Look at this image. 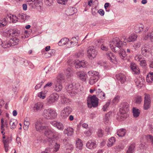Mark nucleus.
I'll use <instances>...</instances> for the list:
<instances>
[{
	"instance_id": "nucleus-1",
	"label": "nucleus",
	"mask_w": 153,
	"mask_h": 153,
	"mask_svg": "<svg viewBox=\"0 0 153 153\" xmlns=\"http://www.w3.org/2000/svg\"><path fill=\"white\" fill-rule=\"evenodd\" d=\"M65 77L63 74H59L54 82L53 88L57 92L60 91L63 88L62 84L65 82Z\"/></svg>"
},
{
	"instance_id": "nucleus-2",
	"label": "nucleus",
	"mask_w": 153,
	"mask_h": 153,
	"mask_svg": "<svg viewBox=\"0 0 153 153\" xmlns=\"http://www.w3.org/2000/svg\"><path fill=\"white\" fill-rule=\"evenodd\" d=\"M44 134L47 137V140L50 144L53 145L55 142V135L56 131L53 129H49L47 127V129L45 130Z\"/></svg>"
},
{
	"instance_id": "nucleus-3",
	"label": "nucleus",
	"mask_w": 153,
	"mask_h": 153,
	"mask_svg": "<svg viewBox=\"0 0 153 153\" xmlns=\"http://www.w3.org/2000/svg\"><path fill=\"white\" fill-rule=\"evenodd\" d=\"M109 46L112 51L117 53L120 51V48L123 47V44L118 38L116 37L113 39L112 42L110 44Z\"/></svg>"
},
{
	"instance_id": "nucleus-4",
	"label": "nucleus",
	"mask_w": 153,
	"mask_h": 153,
	"mask_svg": "<svg viewBox=\"0 0 153 153\" xmlns=\"http://www.w3.org/2000/svg\"><path fill=\"white\" fill-rule=\"evenodd\" d=\"M44 117L47 119H53L57 116L56 110L52 108L45 109L42 113Z\"/></svg>"
},
{
	"instance_id": "nucleus-5",
	"label": "nucleus",
	"mask_w": 153,
	"mask_h": 153,
	"mask_svg": "<svg viewBox=\"0 0 153 153\" xmlns=\"http://www.w3.org/2000/svg\"><path fill=\"white\" fill-rule=\"evenodd\" d=\"M79 86V83L75 84L74 85L71 83L67 85L65 88L71 95L74 96L78 92Z\"/></svg>"
},
{
	"instance_id": "nucleus-6",
	"label": "nucleus",
	"mask_w": 153,
	"mask_h": 153,
	"mask_svg": "<svg viewBox=\"0 0 153 153\" xmlns=\"http://www.w3.org/2000/svg\"><path fill=\"white\" fill-rule=\"evenodd\" d=\"M98 99L95 95H94L90 97H88L87 103L88 107L91 108L93 106L94 107H97L98 104Z\"/></svg>"
},
{
	"instance_id": "nucleus-7",
	"label": "nucleus",
	"mask_w": 153,
	"mask_h": 153,
	"mask_svg": "<svg viewBox=\"0 0 153 153\" xmlns=\"http://www.w3.org/2000/svg\"><path fill=\"white\" fill-rule=\"evenodd\" d=\"M151 47L148 44H145L143 45L141 48V52L142 54L146 56L151 53Z\"/></svg>"
},
{
	"instance_id": "nucleus-8",
	"label": "nucleus",
	"mask_w": 153,
	"mask_h": 153,
	"mask_svg": "<svg viewBox=\"0 0 153 153\" xmlns=\"http://www.w3.org/2000/svg\"><path fill=\"white\" fill-rule=\"evenodd\" d=\"M72 111V108L69 106L65 107L61 112V116L64 119H66L71 113Z\"/></svg>"
},
{
	"instance_id": "nucleus-9",
	"label": "nucleus",
	"mask_w": 153,
	"mask_h": 153,
	"mask_svg": "<svg viewBox=\"0 0 153 153\" xmlns=\"http://www.w3.org/2000/svg\"><path fill=\"white\" fill-rule=\"evenodd\" d=\"M88 56V58L92 59L95 58L97 53V51L92 47H90L87 50Z\"/></svg>"
},
{
	"instance_id": "nucleus-10",
	"label": "nucleus",
	"mask_w": 153,
	"mask_h": 153,
	"mask_svg": "<svg viewBox=\"0 0 153 153\" xmlns=\"http://www.w3.org/2000/svg\"><path fill=\"white\" fill-rule=\"evenodd\" d=\"M59 96L57 93L53 94L47 98L48 105L52 104L56 102L58 100Z\"/></svg>"
},
{
	"instance_id": "nucleus-11",
	"label": "nucleus",
	"mask_w": 153,
	"mask_h": 153,
	"mask_svg": "<svg viewBox=\"0 0 153 153\" xmlns=\"http://www.w3.org/2000/svg\"><path fill=\"white\" fill-rule=\"evenodd\" d=\"M35 127L36 131L41 132L47 129V126L42 125V122L40 121H38L35 123Z\"/></svg>"
},
{
	"instance_id": "nucleus-12",
	"label": "nucleus",
	"mask_w": 153,
	"mask_h": 153,
	"mask_svg": "<svg viewBox=\"0 0 153 153\" xmlns=\"http://www.w3.org/2000/svg\"><path fill=\"white\" fill-rule=\"evenodd\" d=\"M78 77L81 81L85 82L88 78L86 73L83 71H79L76 74Z\"/></svg>"
},
{
	"instance_id": "nucleus-13",
	"label": "nucleus",
	"mask_w": 153,
	"mask_h": 153,
	"mask_svg": "<svg viewBox=\"0 0 153 153\" xmlns=\"http://www.w3.org/2000/svg\"><path fill=\"white\" fill-rule=\"evenodd\" d=\"M129 106L127 102L122 103L120 105V111H123V113L128 112L129 110Z\"/></svg>"
},
{
	"instance_id": "nucleus-14",
	"label": "nucleus",
	"mask_w": 153,
	"mask_h": 153,
	"mask_svg": "<svg viewBox=\"0 0 153 153\" xmlns=\"http://www.w3.org/2000/svg\"><path fill=\"white\" fill-rule=\"evenodd\" d=\"M75 66L76 68H79L81 67H85L87 65V62L84 60L79 61L78 60H75L74 62Z\"/></svg>"
},
{
	"instance_id": "nucleus-15",
	"label": "nucleus",
	"mask_w": 153,
	"mask_h": 153,
	"mask_svg": "<svg viewBox=\"0 0 153 153\" xmlns=\"http://www.w3.org/2000/svg\"><path fill=\"white\" fill-rule=\"evenodd\" d=\"M42 0H27V2L28 4L31 5L32 7H39L40 6L39 4L42 3Z\"/></svg>"
},
{
	"instance_id": "nucleus-16",
	"label": "nucleus",
	"mask_w": 153,
	"mask_h": 153,
	"mask_svg": "<svg viewBox=\"0 0 153 153\" xmlns=\"http://www.w3.org/2000/svg\"><path fill=\"white\" fill-rule=\"evenodd\" d=\"M97 146L96 142L94 140H89L86 144V147L91 149L95 148L97 147Z\"/></svg>"
},
{
	"instance_id": "nucleus-17",
	"label": "nucleus",
	"mask_w": 153,
	"mask_h": 153,
	"mask_svg": "<svg viewBox=\"0 0 153 153\" xmlns=\"http://www.w3.org/2000/svg\"><path fill=\"white\" fill-rule=\"evenodd\" d=\"M130 68L134 74H139L140 73V70L138 66L135 63H131L130 64Z\"/></svg>"
},
{
	"instance_id": "nucleus-18",
	"label": "nucleus",
	"mask_w": 153,
	"mask_h": 153,
	"mask_svg": "<svg viewBox=\"0 0 153 153\" xmlns=\"http://www.w3.org/2000/svg\"><path fill=\"white\" fill-rule=\"evenodd\" d=\"M44 104L43 102H39L35 103L33 107V110L34 112H37L41 111L43 106Z\"/></svg>"
},
{
	"instance_id": "nucleus-19",
	"label": "nucleus",
	"mask_w": 153,
	"mask_h": 153,
	"mask_svg": "<svg viewBox=\"0 0 153 153\" xmlns=\"http://www.w3.org/2000/svg\"><path fill=\"white\" fill-rule=\"evenodd\" d=\"M100 77L99 75L91 76L89 80V83L91 85H94L98 81Z\"/></svg>"
},
{
	"instance_id": "nucleus-20",
	"label": "nucleus",
	"mask_w": 153,
	"mask_h": 153,
	"mask_svg": "<svg viewBox=\"0 0 153 153\" xmlns=\"http://www.w3.org/2000/svg\"><path fill=\"white\" fill-rule=\"evenodd\" d=\"M106 57L110 61L114 63L116 62V59L115 56L111 52H108L106 53Z\"/></svg>"
},
{
	"instance_id": "nucleus-21",
	"label": "nucleus",
	"mask_w": 153,
	"mask_h": 153,
	"mask_svg": "<svg viewBox=\"0 0 153 153\" xmlns=\"http://www.w3.org/2000/svg\"><path fill=\"white\" fill-rule=\"evenodd\" d=\"M77 9L73 7H70L65 11V14L68 16H70L74 14L76 12Z\"/></svg>"
},
{
	"instance_id": "nucleus-22",
	"label": "nucleus",
	"mask_w": 153,
	"mask_h": 153,
	"mask_svg": "<svg viewBox=\"0 0 153 153\" xmlns=\"http://www.w3.org/2000/svg\"><path fill=\"white\" fill-rule=\"evenodd\" d=\"M96 94L97 97L102 100H103L105 99V94L100 89L97 90L96 91Z\"/></svg>"
},
{
	"instance_id": "nucleus-23",
	"label": "nucleus",
	"mask_w": 153,
	"mask_h": 153,
	"mask_svg": "<svg viewBox=\"0 0 153 153\" xmlns=\"http://www.w3.org/2000/svg\"><path fill=\"white\" fill-rule=\"evenodd\" d=\"M117 79L120 81L121 83H123L126 80V77L125 74L120 73L116 75Z\"/></svg>"
},
{
	"instance_id": "nucleus-24",
	"label": "nucleus",
	"mask_w": 153,
	"mask_h": 153,
	"mask_svg": "<svg viewBox=\"0 0 153 153\" xmlns=\"http://www.w3.org/2000/svg\"><path fill=\"white\" fill-rule=\"evenodd\" d=\"M144 25L141 24H139L135 26L134 28L135 32L136 33H139L143 30Z\"/></svg>"
},
{
	"instance_id": "nucleus-25",
	"label": "nucleus",
	"mask_w": 153,
	"mask_h": 153,
	"mask_svg": "<svg viewBox=\"0 0 153 153\" xmlns=\"http://www.w3.org/2000/svg\"><path fill=\"white\" fill-rule=\"evenodd\" d=\"M143 80L141 78L137 79L135 81L136 85L139 88H141L143 86L144 84Z\"/></svg>"
},
{
	"instance_id": "nucleus-26",
	"label": "nucleus",
	"mask_w": 153,
	"mask_h": 153,
	"mask_svg": "<svg viewBox=\"0 0 153 153\" xmlns=\"http://www.w3.org/2000/svg\"><path fill=\"white\" fill-rule=\"evenodd\" d=\"M74 132V129L71 127H68L65 129L64 131L65 134H67L68 136H70L72 135Z\"/></svg>"
},
{
	"instance_id": "nucleus-27",
	"label": "nucleus",
	"mask_w": 153,
	"mask_h": 153,
	"mask_svg": "<svg viewBox=\"0 0 153 153\" xmlns=\"http://www.w3.org/2000/svg\"><path fill=\"white\" fill-rule=\"evenodd\" d=\"M12 40H7L4 42H2V47L4 48H8L12 46V44H11V41Z\"/></svg>"
},
{
	"instance_id": "nucleus-28",
	"label": "nucleus",
	"mask_w": 153,
	"mask_h": 153,
	"mask_svg": "<svg viewBox=\"0 0 153 153\" xmlns=\"http://www.w3.org/2000/svg\"><path fill=\"white\" fill-rule=\"evenodd\" d=\"M126 132V129L121 128L117 131L116 134L119 137H123L125 135Z\"/></svg>"
},
{
	"instance_id": "nucleus-29",
	"label": "nucleus",
	"mask_w": 153,
	"mask_h": 153,
	"mask_svg": "<svg viewBox=\"0 0 153 153\" xmlns=\"http://www.w3.org/2000/svg\"><path fill=\"white\" fill-rule=\"evenodd\" d=\"M10 40H12L11 41V44H12V46H15L18 45L19 42V39L18 37H14V36H13L12 38Z\"/></svg>"
},
{
	"instance_id": "nucleus-30",
	"label": "nucleus",
	"mask_w": 153,
	"mask_h": 153,
	"mask_svg": "<svg viewBox=\"0 0 153 153\" xmlns=\"http://www.w3.org/2000/svg\"><path fill=\"white\" fill-rule=\"evenodd\" d=\"M120 57L123 59H124L126 58V56L127 55L125 50L123 49L120 50V52L119 53Z\"/></svg>"
},
{
	"instance_id": "nucleus-31",
	"label": "nucleus",
	"mask_w": 153,
	"mask_h": 153,
	"mask_svg": "<svg viewBox=\"0 0 153 153\" xmlns=\"http://www.w3.org/2000/svg\"><path fill=\"white\" fill-rule=\"evenodd\" d=\"M17 122L16 120L15 119H11L10 121V128L12 129H13L15 128L16 126Z\"/></svg>"
},
{
	"instance_id": "nucleus-32",
	"label": "nucleus",
	"mask_w": 153,
	"mask_h": 153,
	"mask_svg": "<svg viewBox=\"0 0 153 153\" xmlns=\"http://www.w3.org/2000/svg\"><path fill=\"white\" fill-rule=\"evenodd\" d=\"M18 16L20 18L24 21L28 20L30 17L29 16L26 14H24V13H19L18 14Z\"/></svg>"
},
{
	"instance_id": "nucleus-33",
	"label": "nucleus",
	"mask_w": 153,
	"mask_h": 153,
	"mask_svg": "<svg viewBox=\"0 0 153 153\" xmlns=\"http://www.w3.org/2000/svg\"><path fill=\"white\" fill-rule=\"evenodd\" d=\"M69 39L67 38H64L62 39L59 42V45L62 46L65 45L68 42Z\"/></svg>"
},
{
	"instance_id": "nucleus-34",
	"label": "nucleus",
	"mask_w": 153,
	"mask_h": 153,
	"mask_svg": "<svg viewBox=\"0 0 153 153\" xmlns=\"http://www.w3.org/2000/svg\"><path fill=\"white\" fill-rule=\"evenodd\" d=\"M9 140L7 139L5 140H3L2 142L4 144V147L5 152H7L8 150V147L9 146Z\"/></svg>"
},
{
	"instance_id": "nucleus-35",
	"label": "nucleus",
	"mask_w": 153,
	"mask_h": 153,
	"mask_svg": "<svg viewBox=\"0 0 153 153\" xmlns=\"http://www.w3.org/2000/svg\"><path fill=\"white\" fill-rule=\"evenodd\" d=\"M137 36V35H133L129 36L126 39L128 42H133L136 40Z\"/></svg>"
},
{
	"instance_id": "nucleus-36",
	"label": "nucleus",
	"mask_w": 153,
	"mask_h": 153,
	"mask_svg": "<svg viewBox=\"0 0 153 153\" xmlns=\"http://www.w3.org/2000/svg\"><path fill=\"white\" fill-rule=\"evenodd\" d=\"M7 24V21L5 18H1L0 19V27H2Z\"/></svg>"
},
{
	"instance_id": "nucleus-37",
	"label": "nucleus",
	"mask_w": 153,
	"mask_h": 153,
	"mask_svg": "<svg viewBox=\"0 0 153 153\" xmlns=\"http://www.w3.org/2000/svg\"><path fill=\"white\" fill-rule=\"evenodd\" d=\"M146 81L147 82L151 83L153 81V72H150L147 76Z\"/></svg>"
},
{
	"instance_id": "nucleus-38",
	"label": "nucleus",
	"mask_w": 153,
	"mask_h": 153,
	"mask_svg": "<svg viewBox=\"0 0 153 153\" xmlns=\"http://www.w3.org/2000/svg\"><path fill=\"white\" fill-rule=\"evenodd\" d=\"M135 147V144L134 143L131 144L129 146L126 153H133L134 151Z\"/></svg>"
},
{
	"instance_id": "nucleus-39",
	"label": "nucleus",
	"mask_w": 153,
	"mask_h": 153,
	"mask_svg": "<svg viewBox=\"0 0 153 153\" xmlns=\"http://www.w3.org/2000/svg\"><path fill=\"white\" fill-rule=\"evenodd\" d=\"M10 32L11 33H10V34L13 37V36H14L18 37L19 34V30L17 29H14L12 30V31H10Z\"/></svg>"
},
{
	"instance_id": "nucleus-40",
	"label": "nucleus",
	"mask_w": 153,
	"mask_h": 153,
	"mask_svg": "<svg viewBox=\"0 0 153 153\" xmlns=\"http://www.w3.org/2000/svg\"><path fill=\"white\" fill-rule=\"evenodd\" d=\"M83 146V144L81 140L78 139L76 142V147L79 149H81Z\"/></svg>"
},
{
	"instance_id": "nucleus-41",
	"label": "nucleus",
	"mask_w": 153,
	"mask_h": 153,
	"mask_svg": "<svg viewBox=\"0 0 153 153\" xmlns=\"http://www.w3.org/2000/svg\"><path fill=\"white\" fill-rule=\"evenodd\" d=\"M74 71L71 68H68L65 71V73L67 76H71L73 73Z\"/></svg>"
},
{
	"instance_id": "nucleus-42",
	"label": "nucleus",
	"mask_w": 153,
	"mask_h": 153,
	"mask_svg": "<svg viewBox=\"0 0 153 153\" xmlns=\"http://www.w3.org/2000/svg\"><path fill=\"white\" fill-rule=\"evenodd\" d=\"M115 141V138L114 137H112L108 140V142L107 144V146L108 147H111Z\"/></svg>"
},
{
	"instance_id": "nucleus-43",
	"label": "nucleus",
	"mask_w": 153,
	"mask_h": 153,
	"mask_svg": "<svg viewBox=\"0 0 153 153\" xmlns=\"http://www.w3.org/2000/svg\"><path fill=\"white\" fill-rule=\"evenodd\" d=\"M120 118L121 120H124V119H126L128 116L126 113L127 112H125V113H123V111H120Z\"/></svg>"
},
{
	"instance_id": "nucleus-44",
	"label": "nucleus",
	"mask_w": 153,
	"mask_h": 153,
	"mask_svg": "<svg viewBox=\"0 0 153 153\" xmlns=\"http://www.w3.org/2000/svg\"><path fill=\"white\" fill-rule=\"evenodd\" d=\"M133 116L135 117H137L139 115L140 112L138 111V109H136L135 108H133Z\"/></svg>"
},
{
	"instance_id": "nucleus-45",
	"label": "nucleus",
	"mask_w": 153,
	"mask_h": 153,
	"mask_svg": "<svg viewBox=\"0 0 153 153\" xmlns=\"http://www.w3.org/2000/svg\"><path fill=\"white\" fill-rule=\"evenodd\" d=\"M56 127L58 129L61 131L63 130L64 128L63 124L60 122H58Z\"/></svg>"
},
{
	"instance_id": "nucleus-46",
	"label": "nucleus",
	"mask_w": 153,
	"mask_h": 153,
	"mask_svg": "<svg viewBox=\"0 0 153 153\" xmlns=\"http://www.w3.org/2000/svg\"><path fill=\"white\" fill-rule=\"evenodd\" d=\"M88 74L89 76H91L99 75V73L98 72L92 70L89 71Z\"/></svg>"
},
{
	"instance_id": "nucleus-47",
	"label": "nucleus",
	"mask_w": 153,
	"mask_h": 153,
	"mask_svg": "<svg viewBox=\"0 0 153 153\" xmlns=\"http://www.w3.org/2000/svg\"><path fill=\"white\" fill-rule=\"evenodd\" d=\"M151 102H144V108L147 110L150 106Z\"/></svg>"
},
{
	"instance_id": "nucleus-48",
	"label": "nucleus",
	"mask_w": 153,
	"mask_h": 153,
	"mask_svg": "<svg viewBox=\"0 0 153 153\" xmlns=\"http://www.w3.org/2000/svg\"><path fill=\"white\" fill-rule=\"evenodd\" d=\"M55 142L56 141H55ZM49 144V146L54 145V149L55 150V151L56 152H57L59 150L60 147V145L58 143H56V142H55L54 143V144L53 143V145L50 144Z\"/></svg>"
},
{
	"instance_id": "nucleus-49",
	"label": "nucleus",
	"mask_w": 153,
	"mask_h": 153,
	"mask_svg": "<svg viewBox=\"0 0 153 153\" xmlns=\"http://www.w3.org/2000/svg\"><path fill=\"white\" fill-rule=\"evenodd\" d=\"M120 96L118 95H116L112 100V102L113 104H116L117 103L120 99Z\"/></svg>"
},
{
	"instance_id": "nucleus-50",
	"label": "nucleus",
	"mask_w": 153,
	"mask_h": 153,
	"mask_svg": "<svg viewBox=\"0 0 153 153\" xmlns=\"http://www.w3.org/2000/svg\"><path fill=\"white\" fill-rule=\"evenodd\" d=\"M142 98L140 96H137L135 97V102L140 104L142 101Z\"/></svg>"
},
{
	"instance_id": "nucleus-51",
	"label": "nucleus",
	"mask_w": 153,
	"mask_h": 153,
	"mask_svg": "<svg viewBox=\"0 0 153 153\" xmlns=\"http://www.w3.org/2000/svg\"><path fill=\"white\" fill-rule=\"evenodd\" d=\"M144 102H151L150 95L148 94L145 93L144 94Z\"/></svg>"
},
{
	"instance_id": "nucleus-52",
	"label": "nucleus",
	"mask_w": 153,
	"mask_h": 153,
	"mask_svg": "<svg viewBox=\"0 0 153 153\" xmlns=\"http://www.w3.org/2000/svg\"><path fill=\"white\" fill-rule=\"evenodd\" d=\"M110 104V101H108L106 104L103 106L102 108V110L104 111H106L107 110V108L109 106Z\"/></svg>"
},
{
	"instance_id": "nucleus-53",
	"label": "nucleus",
	"mask_w": 153,
	"mask_h": 153,
	"mask_svg": "<svg viewBox=\"0 0 153 153\" xmlns=\"http://www.w3.org/2000/svg\"><path fill=\"white\" fill-rule=\"evenodd\" d=\"M45 81V80H43L39 84H38L35 87V89L37 90L39 88H40L43 85L44 82Z\"/></svg>"
},
{
	"instance_id": "nucleus-54",
	"label": "nucleus",
	"mask_w": 153,
	"mask_h": 153,
	"mask_svg": "<svg viewBox=\"0 0 153 153\" xmlns=\"http://www.w3.org/2000/svg\"><path fill=\"white\" fill-rule=\"evenodd\" d=\"M151 34L150 33H148L143 37V39L145 40H151Z\"/></svg>"
},
{
	"instance_id": "nucleus-55",
	"label": "nucleus",
	"mask_w": 153,
	"mask_h": 153,
	"mask_svg": "<svg viewBox=\"0 0 153 153\" xmlns=\"http://www.w3.org/2000/svg\"><path fill=\"white\" fill-rule=\"evenodd\" d=\"M79 39V37L78 36H76V37H73L71 39V40L73 41L71 42H70V43L71 44L72 43H74L75 44L76 43H77L78 42V40Z\"/></svg>"
},
{
	"instance_id": "nucleus-56",
	"label": "nucleus",
	"mask_w": 153,
	"mask_h": 153,
	"mask_svg": "<svg viewBox=\"0 0 153 153\" xmlns=\"http://www.w3.org/2000/svg\"><path fill=\"white\" fill-rule=\"evenodd\" d=\"M140 65L143 67H145L147 65L146 61L145 60H141L140 61Z\"/></svg>"
},
{
	"instance_id": "nucleus-57",
	"label": "nucleus",
	"mask_w": 153,
	"mask_h": 153,
	"mask_svg": "<svg viewBox=\"0 0 153 153\" xmlns=\"http://www.w3.org/2000/svg\"><path fill=\"white\" fill-rule=\"evenodd\" d=\"M141 45V43L140 42H138L135 43L133 45V46L134 48L136 49L140 48Z\"/></svg>"
},
{
	"instance_id": "nucleus-58",
	"label": "nucleus",
	"mask_w": 153,
	"mask_h": 153,
	"mask_svg": "<svg viewBox=\"0 0 153 153\" xmlns=\"http://www.w3.org/2000/svg\"><path fill=\"white\" fill-rule=\"evenodd\" d=\"M54 0H46L45 1V3L46 5L49 6L51 5Z\"/></svg>"
},
{
	"instance_id": "nucleus-59",
	"label": "nucleus",
	"mask_w": 153,
	"mask_h": 153,
	"mask_svg": "<svg viewBox=\"0 0 153 153\" xmlns=\"http://www.w3.org/2000/svg\"><path fill=\"white\" fill-rule=\"evenodd\" d=\"M55 50L53 49L51 50V52L50 53H46V54H48L47 56L48 57H50L54 55L55 53Z\"/></svg>"
},
{
	"instance_id": "nucleus-60",
	"label": "nucleus",
	"mask_w": 153,
	"mask_h": 153,
	"mask_svg": "<svg viewBox=\"0 0 153 153\" xmlns=\"http://www.w3.org/2000/svg\"><path fill=\"white\" fill-rule=\"evenodd\" d=\"M97 134L99 137H102L103 134L102 130L101 129H99L97 132Z\"/></svg>"
},
{
	"instance_id": "nucleus-61",
	"label": "nucleus",
	"mask_w": 153,
	"mask_h": 153,
	"mask_svg": "<svg viewBox=\"0 0 153 153\" xmlns=\"http://www.w3.org/2000/svg\"><path fill=\"white\" fill-rule=\"evenodd\" d=\"M101 48L102 50L105 51H107L108 50V46L105 45V44H102L101 46Z\"/></svg>"
},
{
	"instance_id": "nucleus-62",
	"label": "nucleus",
	"mask_w": 153,
	"mask_h": 153,
	"mask_svg": "<svg viewBox=\"0 0 153 153\" xmlns=\"http://www.w3.org/2000/svg\"><path fill=\"white\" fill-rule=\"evenodd\" d=\"M68 0H57L58 3L62 4H65L67 3Z\"/></svg>"
},
{
	"instance_id": "nucleus-63",
	"label": "nucleus",
	"mask_w": 153,
	"mask_h": 153,
	"mask_svg": "<svg viewBox=\"0 0 153 153\" xmlns=\"http://www.w3.org/2000/svg\"><path fill=\"white\" fill-rule=\"evenodd\" d=\"M142 57V56L140 54L137 55L135 57V59L137 61H140Z\"/></svg>"
},
{
	"instance_id": "nucleus-64",
	"label": "nucleus",
	"mask_w": 153,
	"mask_h": 153,
	"mask_svg": "<svg viewBox=\"0 0 153 153\" xmlns=\"http://www.w3.org/2000/svg\"><path fill=\"white\" fill-rule=\"evenodd\" d=\"M146 137L148 139H150L151 141L152 144L153 145V137L151 135H147Z\"/></svg>"
}]
</instances>
